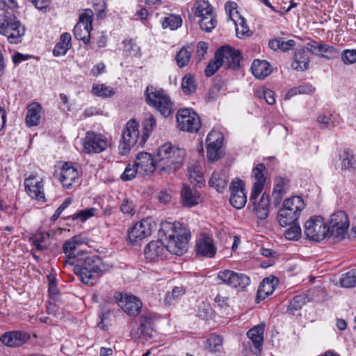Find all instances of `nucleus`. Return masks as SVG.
I'll use <instances>...</instances> for the list:
<instances>
[{
	"instance_id": "14",
	"label": "nucleus",
	"mask_w": 356,
	"mask_h": 356,
	"mask_svg": "<svg viewBox=\"0 0 356 356\" xmlns=\"http://www.w3.org/2000/svg\"><path fill=\"white\" fill-rule=\"evenodd\" d=\"M265 323H261L250 329L246 336L248 338V346L252 354L260 356L263 350Z\"/></svg>"
},
{
	"instance_id": "50",
	"label": "nucleus",
	"mask_w": 356,
	"mask_h": 356,
	"mask_svg": "<svg viewBox=\"0 0 356 356\" xmlns=\"http://www.w3.org/2000/svg\"><path fill=\"white\" fill-rule=\"evenodd\" d=\"M181 88L184 93L189 95L196 90L194 77L191 74H186L182 79Z\"/></svg>"
},
{
	"instance_id": "16",
	"label": "nucleus",
	"mask_w": 356,
	"mask_h": 356,
	"mask_svg": "<svg viewBox=\"0 0 356 356\" xmlns=\"http://www.w3.org/2000/svg\"><path fill=\"white\" fill-rule=\"evenodd\" d=\"M230 204L236 209H242L247 202V196L245 193V184L238 178L234 179L229 186Z\"/></svg>"
},
{
	"instance_id": "39",
	"label": "nucleus",
	"mask_w": 356,
	"mask_h": 356,
	"mask_svg": "<svg viewBox=\"0 0 356 356\" xmlns=\"http://www.w3.org/2000/svg\"><path fill=\"white\" fill-rule=\"evenodd\" d=\"M192 50L190 47H183L177 54L175 59L179 67H184L189 63Z\"/></svg>"
},
{
	"instance_id": "11",
	"label": "nucleus",
	"mask_w": 356,
	"mask_h": 356,
	"mask_svg": "<svg viewBox=\"0 0 356 356\" xmlns=\"http://www.w3.org/2000/svg\"><path fill=\"white\" fill-rule=\"evenodd\" d=\"M215 54L220 63H222V66L234 70L239 68L241 56L238 50L225 45L220 47Z\"/></svg>"
},
{
	"instance_id": "5",
	"label": "nucleus",
	"mask_w": 356,
	"mask_h": 356,
	"mask_svg": "<svg viewBox=\"0 0 356 356\" xmlns=\"http://www.w3.org/2000/svg\"><path fill=\"white\" fill-rule=\"evenodd\" d=\"M326 224L329 238L333 237L337 241L345 238L350 225L348 217L343 211L332 213Z\"/></svg>"
},
{
	"instance_id": "36",
	"label": "nucleus",
	"mask_w": 356,
	"mask_h": 356,
	"mask_svg": "<svg viewBox=\"0 0 356 356\" xmlns=\"http://www.w3.org/2000/svg\"><path fill=\"white\" fill-rule=\"evenodd\" d=\"M299 216L295 213L286 209H280L277 213V220L282 227H286L291 223L297 222Z\"/></svg>"
},
{
	"instance_id": "10",
	"label": "nucleus",
	"mask_w": 356,
	"mask_h": 356,
	"mask_svg": "<svg viewBox=\"0 0 356 356\" xmlns=\"http://www.w3.org/2000/svg\"><path fill=\"white\" fill-rule=\"evenodd\" d=\"M94 13L90 9H86L79 16L78 23L74 26V35L76 39L88 44L90 38V32L92 30V17Z\"/></svg>"
},
{
	"instance_id": "37",
	"label": "nucleus",
	"mask_w": 356,
	"mask_h": 356,
	"mask_svg": "<svg viewBox=\"0 0 356 356\" xmlns=\"http://www.w3.org/2000/svg\"><path fill=\"white\" fill-rule=\"evenodd\" d=\"M195 16L198 18L213 13V7L208 0H197L195 3Z\"/></svg>"
},
{
	"instance_id": "55",
	"label": "nucleus",
	"mask_w": 356,
	"mask_h": 356,
	"mask_svg": "<svg viewBox=\"0 0 356 356\" xmlns=\"http://www.w3.org/2000/svg\"><path fill=\"white\" fill-rule=\"evenodd\" d=\"M67 172V162H59L58 164L55 165V170L54 177L58 179L59 181L63 183L65 187L64 181L65 180V172Z\"/></svg>"
},
{
	"instance_id": "17",
	"label": "nucleus",
	"mask_w": 356,
	"mask_h": 356,
	"mask_svg": "<svg viewBox=\"0 0 356 356\" xmlns=\"http://www.w3.org/2000/svg\"><path fill=\"white\" fill-rule=\"evenodd\" d=\"M118 300V304L123 311L129 316L138 315L142 308L141 301L136 296L133 295L118 294L115 297Z\"/></svg>"
},
{
	"instance_id": "3",
	"label": "nucleus",
	"mask_w": 356,
	"mask_h": 356,
	"mask_svg": "<svg viewBox=\"0 0 356 356\" xmlns=\"http://www.w3.org/2000/svg\"><path fill=\"white\" fill-rule=\"evenodd\" d=\"M144 95L146 103L163 117L167 118L172 114L175 109L174 104L163 89H156L149 85L147 86Z\"/></svg>"
},
{
	"instance_id": "28",
	"label": "nucleus",
	"mask_w": 356,
	"mask_h": 356,
	"mask_svg": "<svg viewBox=\"0 0 356 356\" xmlns=\"http://www.w3.org/2000/svg\"><path fill=\"white\" fill-rule=\"evenodd\" d=\"M278 280L276 277L264 279L259 286L257 300H264L267 296L271 295L275 291V286Z\"/></svg>"
},
{
	"instance_id": "63",
	"label": "nucleus",
	"mask_w": 356,
	"mask_h": 356,
	"mask_svg": "<svg viewBox=\"0 0 356 356\" xmlns=\"http://www.w3.org/2000/svg\"><path fill=\"white\" fill-rule=\"evenodd\" d=\"M120 210L125 214H131L134 210V205L132 202L127 199H124L120 204Z\"/></svg>"
},
{
	"instance_id": "24",
	"label": "nucleus",
	"mask_w": 356,
	"mask_h": 356,
	"mask_svg": "<svg viewBox=\"0 0 356 356\" xmlns=\"http://www.w3.org/2000/svg\"><path fill=\"white\" fill-rule=\"evenodd\" d=\"M139 338L143 337L148 340L152 337L154 331V318L149 314H143L140 317Z\"/></svg>"
},
{
	"instance_id": "40",
	"label": "nucleus",
	"mask_w": 356,
	"mask_h": 356,
	"mask_svg": "<svg viewBox=\"0 0 356 356\" xmlns=\"http://www.w3.org/2000/svg\"><path fill=\"white\" fill-rule=\"evenodd\" d=\"M250 283V280L248 276L243 273H237L233 272V276L230 286L243 289L247 286H248Z\"/></svg>"
},
{
	"instance_id": "4",
	"label": "nucleus",
	"mask_w": 356,
	"mask_h": 356,
	"mask_svg": "<svg viewBox=\"0 0 356 356\" xmlns=\"http://www.w3.org/2000/svg\"><path fill=\"white\" fill-rule=\"evenodd\" d=\"M25 33V29L13 13H6L0 18V34L6 36L10 43L18 44Z\"/></svg>"
},
{
	"instance_id": "52",
	"label": "nucleus",
	"mask_w": 356,
	"mask_h": 356,
	"mask_svg": "<svg viewBox=\"0 0 356 356\" xmlns=\"http://www.w3.org/2000/svg\"><path fill=\"white\" fill-rule=\"evenodd\" d=\"M67 33L61 34L60 42H57L53 49V55L56 57L63 56L67 52Z\"/></svg>"
},
{
	"instance_id": "18",
	"label": "nucleus",
	"mask_w": 356,
	"mask_h": 356,
	"mask_svg": "<svg viewBox=\"0 0 356 356\" xmlns=\"http://www.w3.org/2000/svg\"><path fill=\"white\" fill-rule=\"evenodd\" d=\"M144 254L149 261H158L167 257L168 250L161 240L152 241L145 246Z\"/></svg>"
},
{
	"instance_id": "25",
	"label": "nucleus",
	"mask_w": 356,
	"mask_h": 356,
	"mask_svg": "<svg viewBox=\"0 0 356 356\" xmlns=\"http://www.w3.org/2000/svg\"><path fill=\"white\" fill-rule=\"evenodd\" d=\"M229 177L226 170L213 172L209 181L211 187L214 188L218 192L222 193L227 188Z\"/></svg>"
},
{
	"instance_id": "56",
	"label": "nucleus",
	"mask_w": 356,
	"mask_h": 356,
	"mask_svg": "<svg viewBox=\"0 0 356 356\" xmlns=\"http://www.w3.org/2000/svg\"><path fill=\"white\" fill-rule=\"evenodd\" d=\"M221 66L222 63H220L215 54L214 58L210 60L204 70L206 76L210 77L213 75Z\"/></svg>"
},
{
	"instance_id": "23",
	"label": "nucleus",
	"mask_w": 356,
	"mask_h": 356,
	"mask_svg": "<svg viewBox=\"0 0 356 356\" xmlns=\"http://www.w3.org/2000/svg\"><path fill=\"white\" fill-rule=\"evenodd\" d=\"M195 250L197 254L207 257H213L216 252L213 241L209 236H203L197 241Z\"/></svg>"
},
{
	"instance_id": "34",
	"label": "nucleus",
	"mask_w": 356,
	"mask_h": 356,
	"mask_svg": "<svg viewBox=\"0 0 356 356\" xmlns=\"http://www.w3.org/2000/svg\"><path fill=\"white\" fill-rule=\"evenodd\" d=\"M188 172L191 183L195 184L203 183L202 168L200 161H192L188 167Z\"/></svg>"
},
{
	"instance_id": "2",
	"label": "nucleus",
	"mask_w": 356,
	"mask_h": 356,
	"mask_svg": "<svg viewBox=\"0 0 356 356\" xmlns=\"http://www.w3.org/2000/svg\"><path fill=\"white\" fill-rule=\"evenodd\" d=\"M185 150L165 143L159 147L156 154V166L161 172L172 173L179 169L184 162Z\"/></svg>"
},
{
	"instance_id": "42",
	"label": "nucleus",
	"mask_w": 356,
	"mask_h": 356,
	"mask_svg": "<svg viewBox=\"0 0 356 356\" xmlns=\"http://www.w3.org/2000/svg\"><path fill=\"white\" fill-rule=\"evenodd\" d=\"M267 173V170L264 163L258 164L252 169V176L255 178L256 181L253 184H259L264 186L266 183L265 175Z\"/></svg>"
},
{
	"instance_id": "44",
	"label": "nucleus",
	"mask_w": 356,
	"mask_h": 356,
	"mask_svg": "<svg viewBox=\"0 0 356 356\" xmlns=\"http://www.w3.org/2000/svg\"><path fill=\"white\" fill-rule=\"evenodd\" d=\"M341 161V169L350 170L355 166V160L353 154L348 150L344 149L339 155Z\"/></svg>"
},
{
	"instance_id": "43",
	"label": "nucleus",
	"mask_w": 356,
	"mask_h": 356,
	"mask_svg": "<svg viewBox=\"0 0 356 356\" xmlns=\"http://www.w3.org/2000/svg\"><path fill=\"white\" fill-rule=\"evenodd\" d=\"M92 92L94 95L102 98L111 97L115 93L113 88L104 84H94L92 88Z\"/></svg>"
},
{
	"instance_id": "19",
	"label": "nucleus",
	"mask_w": 356,
	"mask_h": 356,
	"mask_svg": "<svg viewBox=\"0 0 356 356\" xmlns=\"http://www.w3.org/2000/svg\"><path fill=\"white\" fill-rule=\"evenodd\" d=\"M222 135L216 131H211L206 139L207 158L211 161H216L220 157V149L222 145Z\"/></svg>"
},
{
	"instance_id": "29",
	"label": "nucleus",
	"mask_w": 356,
	"mask_h": 356,
	"mask_svg": "<svg viewBox=\"0 0 356 356\" xmlns=\"http://www.w3.org/2000/svg\"><path fill=\"white\" fill-rule=\"evenodd\" d=\"M41 110L40 104L37 102L31 103L27 106L25 120L28 127L36 126L40 123Z\"/></svg>"
},
{
	"instance_id": "13",
	"label": "nucleus",
	"mask_w": 356,
	"mask_h": 356,
	"mask_svg": "<svg viewBox=\"0 0 356 356\" xmlns=\"http://www.w3.org/2000/svg\"><path fill=\"white\" fill-rule=\"evenodd\" d=\"M156 224L152 218L142 219L136 222L129 232L128 238L131 243H136L151 235Z\"/></svg>"
},
{
	"instance_id": "57",
	"label": "nucleus",
	"mask_w": 356,
	"mask_h": 356,
	"mask_svg": "<svg viewBox=\"0 0 356 356\" xmlns=\"http://www.w3.org/2000/svg\"><path fill=\"white\" fill-rule=\"evenodd\" d=\"M136 173H138V169L136 164H128L121 175L120 178L122 181H129L136 177Z\"/></svg>"
},
{
	"instance_id": "12",
	"label": "nucleus",
	"mask_w": 356,
	"mask_h": 356,
	"mask_svg": "<svg viewBox=\"0 0 356 356\" xmlns=\"http://www.w3.org/2000/svg\"><path fill=\"white\" fill-rule=\"evenodd\" d=\"M190 238V232L185 228H180L175 236L166 241L168 252L178 256L183 255L187 252Z\"/></svg>"
},
{
	"instance_id": "60",
	"label": "nucleus",
	"mask_w": 356,
	"mask_h": 356,
	"mask_svg": "<svg viewBox=\"0 0 356 356\" xmlns=\"http://www.w3.org/2000/svg\"><path fill=\"white\" fill-rule=\"evenodd\" d=\"M342 60L345 64L356 63V49H346L341 54Z\"/></svg>"
},
{
	"instance_id": "48",
	"label": "nucleus",
	"mask_w": 356,
	"mask_h": 356,
	"mask_svg": "<svg viewBox=\"0 0 356 356\" xmlns=\"http://www.w3.org/2000/svg\"><path fill=\"white\" fill-rule=\"evenodd\" d=\"M306 302V297L304 295H298L290 301L287 311L292 314L300 310Z\"/></svg>"
},
{
	"instance_id": "8",
	"label": "nucleus",
	"mask_w": 356,
	"mask_h": 356,
	"mask_svg": "<svg viewBox=\"0 0 356 356\" xmlns=\"http://www.w3.org/2000/svg\"><path fill=\"white\" fill-rule=\"evenodd\" d=\"M139 124L134 120H129L125 126V129L122 134V142L120 143V147L122 154H127L129 152L131 147L135 146L137 143L140 146L139 136Z\"/></svg>"
},
{
	"instance_id": "64",
	"label": "nucleus",
	"mask_w": 356,
	"mask_h": 356,
	"mask_svg": "<svg viewBox=\"0 0 356 356\" xmlns=\"http://www.w3.org/2000/svg\"><path fill=\"white\" fill-rule=\"evenodd\" d=\"M220 92V88L217 86L211 88L208 94L206 96V102H212L215 101L218 97V94Z\"/></svg>"
},
{
	"instance_id": "45",
	"label": "nucleus",
	"mask_w": 356,
	"mask_h": 356,
	"mask_svg": "<svg viewBox=\"0 0 356 356\" xmlns=\"http://www.w3.org/2000/svg\"><path fill=\"white\" fill-rule=\"evenodd\" d=\"M341 286L346 288H352L356 286V268L351 269L342 275L340 280Z\"/></svg>"
},
{
	"instance_id": "46",
	"label": "nucleus",
	"mask_w": 356,
	"mask_h": 356,
	"mask_svg": "<svg viewBox=\"0 0 356 356\" xmlns=\"http://www.w3.org/2000/svg\"><path fill=\"white\" fill-rule=\"evenodd\" d=\"M182 24V19L179 16L170 15L164 17L162 26L164 29L169 28L171 30H175L180 27Z\"/></svg>"
},
{
	"instance_id": "51",
	"label": "nucleus",
	"mask_w": 356,
	"mask_h": 356,
	"mask_svg": "<svg viewBox=\"0 0 356 356\" xmlns=\"http://www.w3.org/2000/svg\"><path fill=\"white\" fill-rule=\"evenodd\" d=\"M317 122L321 125V129H332L339 124V122H335L332 115H320L317 118Z\"/></svg>"
},
{
	"instance_id": "61",
	"label": "nucleus",
	"mask_w": 356,
	"mask_h": 356,
	"mask_svg": "<svg viewBox=\"0 0 356 356\" xmlns=\"http://www.w3.org/2000/svg\"><path fill=\"white\" fill-rule=\"evenodd\" d=\"M233 272L234 271L229 270L220 271L218 274L217 278L219 280H220L222 283L230 286L232 280Z\"/></svg>"
},
{
	"instance_id": "53",
	"label": "nucleus",
	"mask_w": 356,
	"mask_h": 356,
	"mask_svg": "<svg viewBox=\"0 0 356 356\" xmlns=\"http://www.w3.org/2000/svg\"><path fill=\"white\" fill-rule=\"evenodd\" d=\"M123 44L124 51L128 52L130 56H140L141 55L140 48L134 40H125L123 41Z\"/></svg>"
},
{
	"instance_id": "9",
	"label": "nucleus",
	"mask_w": 356,
	"mask_h": 356,
	"mask_svg": "<svg viewBox=\"0 0 356 356\" xmlns=\"http://www.w3.org/2000/svg\"><path fill=\"white\" fill-rule=\"evenodd\" d=\"M109 146L108 139L100 134L87 131L83 139V151L86 154L101 153Z\"/></svg>"
},
{
	"instance_id": "21",
	"label": "nucleus",
	"mask_w": 356,
	"mask_h": 356,
	"mask_svg": "<svg viewBox=\"0 0 356 356\" xmlns=\"http://www.w3.org/2000/svg\"><path fill=\"white\" fill-rule=\"evenodd\" d=\"M181 201L184 207H192L202 202V197L195 187L184 184L181 190Z\"/></svg>"
},
{
	"instance_id": "20",
	"label": "nucleus",
	"mask_w": 356,
	"mask_h": 356,
	"mask_svg": "<svg viewBox=\"0 0 356 356\" xmlns=\"http://www.w3.org/2000/svg\"><path fill=\"white\" fill-rule=\"evenodd\" d=\"M135 164L138 169V173L142 175H149L157 169L156 157L154 160L152 155L147 152L138 153Z\"/></svg>"
},
{
	"instance_id": "41",
	"label": "nucleus",
	"mask_w": 356,
	"mask_h": 356,
	"mask_svg": "<svg viewBox=\"0 0 356 356\" xmlns=\"http://www.w3.org/2000/svg\"><path fill=\"white\" fill-rule=\"evenodd\" d=\"M199 18L200 26L202 30L205 31L206 32H211L216 26L217 19H216L214 13Z\"/></svg>"
},
{
	"instance_id": "15",
	"label": "nucleus",
	"mask_w": 356,
	"mask_h": 356,
	"mask_svg": "<svg viewBox=\"0 0 356 356\" xmlns=\"http://www.w3.org/2000/svg\"><path fill=\"white\" fill-rule=\"evenodd\" d=\"M24 188L26 193L32 198L39 202H44V183L42 178L36 175H30L24 179Z\"/></svg>"
},
{
	"instance_id": "30",
	"label": "nucleus",
	"mask_w": 356,
	"mask_h": 356,
	"mask_svg": "<svg viewBox=\"0 0 356 356\" xmlns=\"http://www.w3.org/2000/svg\"><path fill=\"white\" fill-rule=\"evenodd\" d=\"M252 74L257 79H263L271 73L270 64L265 60H254L251 66Z\"/></svg>"
},
{
	"instance_id": "58",
	"label": "nucleus",
	"mask_w": 356,
	"mask_h": 356,
	"mask_svg": "<svg viewBox=\"0 0 356 356\" xmlns=\"http://www.w3.org/2000/svg\"><path fill=\"white\" fill-rule=\"evenodd\" d=\"M97 19H104L106 15V4L103 0H96L93 3Z\"/></svg>"
},
{
	"instance_id": "35",
	"label": "nucleus",
	"mask_w": 356,
	"mask_h": 356,
	"mask_svg": "<svg viewBox=\"0 0 356 356\" xmlns=\"http://www.w3.org/2000/svg\"><path fill=\"white\" fill-rule=\"evenodd\" d=\"M156 121L153 115L149 114L143 122V133L140 139V147H143L150 134L154 129Z\"/></svg>"
},
{
	"instance_id": "32",
	"label": "nucleus",
	"mask_w": 356,
	"mask_h": 356,
	"mask_svg": "<svg viewBox=\"0 0 356 356\" xmlns=\"http://www.w3.org/2000/svg\"><path fill=\"white\" fill-rule=\"evenodd\" d=\"M81 168L79 164L68 162V179L70 180V182L68 183V189L76 188L81 185Z\"/></svg>"
},
{
	"instance_id": "54",
	"label": "nucleus",
	"mask_w": 356,
	"mask_h": 356,
	"mask_svg": "<svg viewBox=\"0 0 356 356\" xmlns=\"http://www.w3.org/2000/svg\"><path fill=\"white\" fill-rule=\"evenodd\" d=\"M222 344V338L217 334H211L207 339V348L212 352L220 351V347Z\"/></svg>"
},
{
	"instance_id": "33",
	"label": "nucleus",
	"mask_w": 356,
	"mask_h": 356,
	"mask_svg": "<svg viewBox=\"0 0 356 356\" xmlns=\"http://www.w3.org/2000/svg\"><path fill=\"white\" fill-rule=\"evenodd\" d=\"M305 208V202L302 198L300 196H292L290 198L286 199L282 204V209L287 211H291L295 213L297 216H300L301 211Z\"/></svg>"
},
{
	"instance_id": "22",
	"label": "nucleus",
	"mask_w": 356,
	"mask_h": 356,
	"mask_svg": "<svg viewBox=\"0 0 356 356\" xmlns=\"http://www.w3.org/2000/svg\"><path fill=\"white\" fill-rule=\"evenodd\" d=\"M1 339L7 346L18 347L29 339V335L26 332L13 331L3 334Z\"/></svg>"
},
{
	"instance_id": "49",
	"label": "nucleus",
	"mask_w": 356,
	"mask_h": 356,
	"mask_svg": "<svg viewBox=\"0 0 356 356\" xmlns=\"http://www.w3.org/2000/svg\"><path fill=\"white\" fill-rule=\"evenodd\" d=\"M290 227L284 232V236L291 241H297L301 236V229L298 222L291 223Z\"/></svg>"
},
{
	"instance_id": "31",
	"label": "nucleus",
	"mask_w": 356,
	"mask_h": 356,
	"mask_svg": "<svg viewBox=\"0 0 356 356\" xmlns=\"http://www.w3.org/2000/svg\"><path fill=\"white\" fill-rule=\"evenodd\" d=\"M309 63V59L307 51L305 49H301L295 53L291 67L296 70L304 71L308 69Z\"/></svg>"
},
{
	"instance_id": "6",
	"label": "nucleus",
	"mask_w": 356,
	"mask_h": 356,
	"mask_svg": "<svg viewBox=\"0 0 356 356\" xmlns=\"http://www.w3.org/2000/svg\"><path fill=\"white\" fill-rule=\"evenodd\" d=\"M177 128L183 131L196 133L201 127V120L198 114L192 108L179 109L176 115Z\"/></svg>"
},
{
	"instance_id": "38",
	"label": "nucleus",
	"mask_w": 356,
	"mask_h": 356,
	"mask_svg": "<svg viewBox=\"0 0 356 356\" xmlns=\"http://www.w3.org/2000/svg\"><path fill=\"white\" fill-rule=\"evenodd\" d=\"M97 211V209L94 207L86 208L85 209L79 211L71 216H68V219L76 220L80 222H84L88 219L95 216Z\"/></svg>"
},
{
	"instance_id": "1",
	"label": "nucleus",
	"mask_w": 356,
	"mask_h": 356,
	"mask_svg": "<svg viewBox=\"0 0 356 356\" xmlns=\"http://www.w3.org/2000/svg\"><path fill=\"white\" fill-rule=\"evenodd\" d=\"M85 242L81 235L68 241V271H72L83 283L93 285L108 270V266L97 254L87 255L82 250L76 252Z\"/></svg>"
},
{
	"instance_id": "26",
	"label": "nucleus",
	"mask_w": 356,
	"mask_h": 356,
	"mask_svg": "<svg viewBox=\"0 0 356 356\" xmlns=\"http://www.w3.org/2000/svg\"><path fill=\"white\" fill-rule=\"evenodd\" d=\"M180 228H183L179 222L172 223L168 221L161 222L159 229V236L161 240H168L178 234Z\"/></svg>"
},
{
	"instance_id": "62",
	"label": "nucleus",
	"mask_w": 356,
	"mask_h": 356,
	"mask_svg": "<svg viewBox=\"0 0 356 356\" xmlns=\"http://www.w3.org/2000/svg\"><path fill=\"white\" fill-rule=\"evenodd\" d=\"M321 44L322 43L312 40L307 44V49L305 50L307 51V53L310 52L313 54H318L321 48H322Z\"/></svg>"
},
{
	"instance_id": "27",
	"label": "nucleus",
	"mask_w": 356,
	"mask_h": 356,
	"mask_svg": "<svg viewBox=\"0 0 356 356\" xmlns=\"http://www.w3.org/2000/svg\"><path fill=\"white\" fill-rule=\"evenodd\" d=\"M254 210L258 218L261 220L266 219L269 215L270 196L266 193H263L259 201L254 202L252 204Z\"/></svg>"
},
{
	"instance_id": "59",
	"label": "nucleus",
	"mask_w": 356,
	"mask_h": 356,
	"mask_svg": "<svg viewBox=\"0 0 356 356\" xmlns=\"http://www.w3.org/2000/svg\"><path fill=\"white\" fill-rule=\"evenodd\" d=\"M321 47L322 48H321L319 53L323 52L325 54L321 55L322 57L327 59H332L337 56L338 51L333 46L322 43Z\"/></svg>"
},
{
	"instance_id": "7",
	"label": "nucleus",
	"mask_w": 356,
	"mask_h": 356,
	"mask_svg": "<svg viewBox=\"0 0 356 356\" xmlns=\"http://www.w3.org/2000/svg\"><path fill=\"white\" fill-rule=\"evenodd\" d=\"M305 234L308 239L317 242L329 238L327 224L321 216H312L305 222Z\"/></svg>"
},
{
	"instance_id": "47",
	"label": "nucleus",
	"mask_w": 356,
	"mask_h": 356,
	"mask_svg": "<svg viewBox=\"0 0 356 356\" xmlns=\"http://www.w3.org/2000/svg\"><path fill=\"white\" fill-rule=\"evenodd\" d=\"M236 26V33L238 38L249 35L250 29L244 17L238 16V19H232Z\"/></svg>"
}]
</instances>
